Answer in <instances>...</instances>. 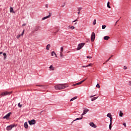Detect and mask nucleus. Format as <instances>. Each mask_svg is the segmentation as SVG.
<instances>
[{
	"mask_svg": "<svg viewBox=\"0 0 131 131\" xmlns=\"http://www.w3.org/2000/svg\"><path fill=\"white\" fill-rule=\"evenodd\" d=\"M109 60H110V58H109L106 61V62H108V61H109Z\"/></svg>",
	"mask_w": 131,
	"mask_h": 131,
	"instance_id": "nucleus-50",
	"label": "nucleus"
},
{
	"mask_svg": "<svg viewBox=\"0 0 131 131\" xmlns=\"http://www.w3.org/2000/svg\"><path fill=\"white\" fill-rule=\"evenodd\" d=\"M77 23H76L75 24H76Z\"/></svg>",
	"mask_w": 131,
	"mask_h": 131,
	"instance_id": "nucleus-57",
	"label": "nucleus"
},
{
	"mask_svg": "<svg viewBox=\"0 0 131 131\" xmlns=\"http://www.w3.org/2000/svg\"><path fill=\"white\" fill-rule=\"evenodd\" d=\"M24 31H25V30H23V32H22V33H21V34H20V35H21V36H23V35L24 34Z\"/></svg>",
	"mask_w": 131,
	"mask_h": 131,
	"instance_id": "nucleus-33",
	"label": "nucleus"
},
{
	"mask_svg": "<svg viewBox=\"0 0 131 131\" xmlns=\"http://www.w3.org/2000/svg\"><path fill=\"white\" fill-rule=\"evenodd\" d=\"M123 125H124V126H125V127H126V124L125 123H123Z\"/></svg>",
	"mask_w": 131,
	"mask_h": 131,
	"instance_id": "nucleus-44",
	"label": "nucleus"
},
{
	"mask_svg": "<svg viewBox=\"0 0 131 131\" xmlns=\"http://www.w3.org/2000/svg\"><path fill=\"white\" fill-rule=\"evenodd\" d=\"M36 121L35 120H33V124H35Z\"/></svg>",
	"mask_w": 131,
	"mask_h": 131,
	"instance_id": "nucleus-47",
	"label": "nucleus"
},
{
	"mask_svg": "<svg viewBox=\"0 0 131 131\" xmlns=\"http://www.w3.org/2000/svg\"><path fill=\"white\" fill-rule=\"evenodd\" d=\"M119 20H118V21H117L116 23V24L117 23V22H118Z\"/></svg>",
	"mask_w": 131,
	"mask_h": 131,
	"instance_id": "nucleus-54",
	"label": "nucleus"
},
{
	"mask_svg": "<svg viewBox=\"0 0 131 131\" xmlns=\"http://www.w3.org/2000/svg\"><path fill=\"white\" fill-rule=\"evenodd\" d=\"M92 66H93V63H90L89 65L86 66V67H92Z\"/></svg>",
	"mask_w": 131,
	"mask_h": 131,
	"instance_id": "nucleus-29",
	"label": "nucleus"
},
{
	"mask_svg": "<svg viewBox=\"0 0 131 131\" xmlns=\"http://www.w3.org/2000/svg\"><path fill=\"white\" fill-rule=\"evenodd\" d=\"M55 90H63L66 88H68L67 84H60L54 86Z\"/></svg>",
	"mask_w": 131,
	"mask_h": 131,
	"instance_id": "nucleus-1",
	"label": "nucleus"
},
{
	"mask_svg": "<svg viewBox=\"0 0 131 131\" xmlns=\"http://www.w3.org/2000/svg\"><path fill=\"white\" fill-rule=\"evenodd\" d=\"M107 7L108 9H111V7L110 6V2H108L107 4Z\"/></svg>",
	"mask_w": 131,
	"mask_h": 131,
	"instance_id": "nucleus-17",
	"label": "nucleus"
},
{
	"mask_svg": "<svg viewBox=\"0 0 131 131\" xmlns=\"http://www.w3.org/2000/svg\"><path fill=\"white\" fill-rule=\"evenodd\" d=\"M110 59H111V58H112V57H110Z\"/></svg>",
	"mask_w": 131,
	"mask_h": 131,
	"instance_id": "nucleus-56",
	"label": "nucleus"
},
{
	"mask_svg": "<svg viewBox=\"0 0 131 131\" xmlns=\"http://www.w3.org/2000/svg\"><path fill=\"white\" fill-rule=\"evenodd\" d=\"M98 98H99V97H94V98L91 99V101H95V100H97V99H98Z\"/></svg>",
	"mask_w": 131,
	"mask_h": 131,
	"instance_id": "nucleus-23",
	"label": "nucleus"
},
{
	"mask_svg": "<svg viewBox=\"0 0 131 131\" xmlns=\"http://www.w3.org/2000/svg\"><path fill=\"white\" fill-rule=\"evenodd\" d=\"M82 67L83 68H85V67H86V66H83Z\"/></svg>",
	"mask_w": 131,
	"mask_h": 131,
	"instance_id": "nucleus-51",
	"label": "nucleus"
},
{
	"mask_svg": "<svg viewBox=\"0 0 131 131\" xmlns=\"http://www.w3.org/2000/svg\"><path fill=\"white\" fill-rule=\"evenodd\" d=\"M48 18H49V17H44L42 18V20H46V19H48Z\"/></svg>",
	"mask_w": 131,
	"mask_h": 131,
	"instance_id": "nucleus-38",
	"label": "nucleus"
},
{
	"mask_svg": "<svg viewBox=\"0 0 131 131\" xmlns=\"http://www.w3.org/2000/svg\"><path fill=\"white\" fill-rule=\"evenodd\" d=\"M90 126H92V127H94V128H96V127H97V125L95 124L93 122H91L90 123Z\"/></svg>",
	"mask_w": 131,
	"mask_h": 131,
	"instance_id": "nucleus-9",
	"label": "nucleus"
},
{
	"mask_svg": "<svg viewBox=\"0 0 131 131\" xmlns=\"http://www.w3.org/2000/svg\"><path fill=\"white\" fill-rule=\"evenodd\" d=\"M107 117H109V118H110V117H112V115H111V114L108 113V114H107Z\"/></svg>",
	"mask_w": 131,
	"mask_h": 131,
	"instance_id": "nucleus-28",
	"label": "nucleus"
},
{
	"mask_svg": "<svg viewBox=\"0 0 131 131\" xmlns=\"http://www.w3.org/2000/svg\"><path fill=\"white\" fill-rule=\"evenodd\" d=\"M37 86H40V88H45L44 85H36Z\"/></svg>",
	"mask_w": 131,
	"mask_h": 131,
	"instance_id": "nucleus-32",
	"label": "nucleus"
},
{
	"mask_svg": "<svg viewBox=\"0 0 131 131\" xmlns=\"http://www.w3.org/2000/svg\"><path fill=\"white\" fill-rule=\"evenodd\" d=\"M46 17H52V13H50L49 15H47Z\"/></svg>",
	"mask_w": 131,
	"mask_h": 131,
	"instance_id": "nucleus-37",
	"label": "nucleus"
},
{
	"mask_svg": "<svg viewBox=\"0 0 131 131\" xmlns=\"http://www.w3.org/2000/svg\"><path fill=\"white\" fill-rule=\"evenodd\" d=\"M113 56V55H112L111 57V58H112V57Z\"/></svg>",
	"mask_w": 131,
	"mask_h": 131,
	"instance_id": "nucleus-55",
	"label": "nucleus"
},
{
	"mask_svg": "<svg viewBox=\"0 0 131 131\" xmlns=\"http://www.w3.org/2000/svg\"><path fill=\"white\" fill-rule=\"evenodd\" d=\"M3 56H4V60L6 59V58H7V54H6V53H3Z\"/></svg>",
	"mask_w": 131,
	"mask_h": 131,
	"instance_id": "nucleus-25",
	"label": "nucleus"
},
{
	"mask_svg": "<svg viewBox=\"0 0 131 131\" xmlns=\"http://www.w3.org/2000/svg\"><path fill=\"white\" fill-rule=\"evenodd\" d=\"M50 48H51V45L48 44L47 46H46V49L47 50H50Z\"/></svg>",
	"mask_w": 131,
	"mask_h": 131,
	"instance_id": "nucleus-19",
	"label": "nucleus"
},
{
	"mask_svg": "<svg viewBox=\"0 0 131 131\" xmlns=\"http://www.w3.org/2000/svg\"><path fill=\"white\" fill-rule=\"evenodd\" d=\"M86 79H88V78H86L85 79L81 81L80 82H79L76 84H74L73 85V86H75V85H79V84H81V83H82L83 82H84V81H85Z\"/></svg>",
	"mask_w": 131,
	"mask_h": 131,
	"instance_id": "nucleus-4",
	"label": "nucleus"
},
{
	"mask_svg": "<svg viewBox=\"0 0 131 131\" xmlns=\"http://www.w3.org/2000/svg\"><path fill=\"white\" fill-rule=\"evenodd\" d=\"M110 118V122L112 123V117H111Z\"/></svg>",
	"mask_w": 131,
	"mask_h": 131,
	"instance_id": "nucleus-42",
	"label": "nucleus"
},
{
	"mask_svg": "<svg viewBox=\"0 0 131 131\" xmlns=\"http://www.w3.org/2000/svg\"><path fill=\"white\" fill-rule=\"evenodd\" d=\"M64 51V48L63 47L60 48V53H63Z\"/></svg>",
	"mask_w": 131,
	"mask_h": 131,
	"instance_id": "nucleus-26",
	"label": "nucleus"
},
{
	"mask_svg": "<svg viewBox=\"0 0 131 131\" xmlns=\"http://www.w3.org/2000/svg\"><path fill=\"white\" fill-rule=\"evenodd\" d=\"M123 116V113H122L121 111H120V114H119V117H122Z\"/></svg>",
	"mask_w": 131,
	"mask_h": 131,
	"instance_id": "nucleus-24",
	"label": "nucleus"
},
{
	"mask_svg": "<svg viewBox=\"0 0 131 131\" xmlns=\"http://www.w3.org/2000/svg\"><path fill=\"white\" fill-rule=\"evenodd\" d=\"M123 69H124L125 70H126V69H127V67L126 66H124L123 68Z\"/></svg>",
	"mask_w": 131,
	"mask_h": 131,
	"instance_id": "nucleus-41",
	"label": "nucleus"
},
{
	"mask_svg": "<svg viewBox=\"0 0 131 131\" xmlns=\"http://www.w3.org/2000/svg\"><path fill=\"white\" fill-rule=\"evenodd\" d=\"M24 127L26 128H28V124L27 123V122H25L24 123Z\"/></svg>",
	"mask_w": 131,
	"mask_h": 131,
	"instance_id": "nucleus-14",
	"label": "nucleus"
},
{
	"mask_svg": "<svg viewBox=\"0 0 131 131\" xmlns=\"http://www.w3.org/2000/svg\"><path fill=\"white\" fill-rule=\"evenodd\" d=\"M3 54V52H0V55H2Z\"/></svg>",
	"mask_w": 131,
	"mask_h": 131,
	"instance_id": "nucleus-53",
	"label": "nucleus"
},
{
	"mask_svg": "<svg viewBox=\"0 0 131 131\" xmlns=\"http://www.w3.org/2000/svg\"><path fill=\"white\" fill-rule=\"evenodd\" d=\"M93 25H96V19H94V21H93Z\"/></svg>",
	"mask_w": 131,
	"mask_h": 131,
	"instance_id": "nucleus-39",
	"label": "nucleus"
},
{
	"mask_svg": "<svg viewBox=\"0 0 131 131\" xmlns=\"http://www.w3.org/2000/svg\"><path fill=\"white\" fill-rule=\"evenodd\" d=\"M29 124H30V125H33V119L31 120V121H29Z\"/></svg>",
	"mask_w": 131,
	"mask_h": 131,
	"instance_id": "nucleus-11",
	"label": "nucleus"
},
{
	"mask_svg": "<svg viewBox=\"0 0 131 131\" xmlns=\"http://www.w3.org/2000/svg\"><path fill=\"white\" fill-rule=\"evenodd\" d=\"M109 38H110V37H109L108 36H106L103 37V39H104V40H108Z\"/></svg>",
	"mask_w": 131,
	"mask_h": 131,
	"instance_id": "nucleus-10",
	"label": "nucleus"
},
{
	"mask_svg": "<svg viewBox=\"0 0 131 131\" xmlns=\"http://www.w3.org/2000/svg\"><path fill=\"white\" fill-rule=\"evenodd\" d=\"M96 95H92L90 96V98H93V97H95Z\"/></svg>",
	"mask_w": 131,
	"mask_h": 131,
	"instance_id": "nucleus-46",
	"label": "nucleus"
},
{
	"mask_svg": "<svg viewBox=\"0 0 131 131\" xmlns=\"http://www.w3.org/2000/svg\"><path fill=\"white\" fill-rule=\"evenodd\" d=\"M20 36H21L20 34V35H18L17 36V38H19V37H20Z\"/></svg>",
	"mask_w": 131,
	"mask_h": 131,
	"instance_id": "nucleus-45",
	"label": "nucleus"
},
{
	"mask_svg": "<svg viewBox=\"0 0 131 131\" xmlns=\"http://www.w3.org/2000/svg\"><path fill=\"white\" fill-rule=\"evenodd\" d=\"M56 29H57L56 31L53 33H55V34H56V33H57V32H59V31L60 30V29L58 27L56 28Z\"/></svg>",
	"mask_w": 131,
	"mask_h": 131,
	"instance_id": "nucleus-18",
	"label": "nucleus"
},
{
	"mask_svg": "<svg viewBox=\"0 0 131 131\" xmlns=\"http://www.w3.org/2000/svg\"><path fill=\"white\" fill-rule=\"evenodd\" d=\"M13 10H14V8H13V7H10V13H15V11H14Z\"/></svg>",
	"mask_w": 131,
	"mask_h": 131,
	"instance_id": "nucleus-13",
	"label": "nucleus"
},
{
	"mask_svg": "<svg viewBox=\"0 0 131 131\" xmlns=\"http://www.w3.org/2000/svg\"><path fill=\"white\" fill-rule=\"evenodd\" d=\"M81 10H82V8H81V7H79V8H78V15H79V14H80V11Z\"/></svg>",
	"mask_w": 131,
	"mask_h": 131,
	"instance_id": "nucleus-15",
	"label": "nucleus"
},
{
	"mask_svg": "<svg viewBox=\"0 0 131 131\" xmlns=\"http://www.w3.org/2000/svg\"><path fill=\"white\" fill-rule=\"evenodd\" d=\"M45 7H46V8H49V4H46L45 5Z\"/></svg>",
	"mask_w": 131,
	"mask_h": 131,
	"instance_id": "nucleus-43",
	"label": "nucleus"
},
{
	"mask_svg": "<svg viewBox=\"0 0 131 131\" xmlns=\"http://www.w3.org/2000/svg\"><path fill=\"white\" fill-rule=\"evenodd\" d=\"M96 88H98V89H100V88H101V86L99 85V83H98L97 85H96Z\"/></svg>",
	"mask_w": 131,
	"mask_h": 131,
	"instance_id": "nucleus-35",
	"label": "nucleus"
},
{
	"mask_svg": "<svg viewBox=\"0 0 131 131\" xmlns=\"http://www.w3.org/2000/svg\"><path fill=\"white\" fill-rule=\"evenodd\" d=\"M14 126L15 125H10L7 127L6 129L7 130H11L12 128H13V127H14Z\"/></svg>",
	"mask_w": 131,
	"mask_h": 131,
	"instance_id": "nucleus-6",
	"label": "nucleus"
},
{
	"mask_svg": "<svg viewBox=\"0 0 131 131\" xmlns=\"http://www.w3.org/2000/svg\"><path fill=\"white\" fill-rule=\"evenodd\" d=\"M12 92L5 91L1 92L2 97H5V96H10L11 95Z\"/></svg>",
	"mask_w": 131,
	"mask_h": 131,
	"instance_id": "nucleus-2",
	"label": "nucleus"
},
{
	"mask_svg": "<svg viewBox=\"0 0 131 131\" xmlns=\"http://www.w3.org/2000/svg\"><path fill=\"white\" fill-rule=\"evenodd\" d=\"M76 99H77V97L76 96V97H75L72 98V99H71L70 101L71 102V101H74V100H76Z\"/></svg>",
	"mask_w": 131,
	"mask_h": 131,
	"instance_id": "nucleus-21",
	"label": "nucleus"
},
{
	"mask_svg": "<svg viewBox=\"0 0 131 131\" xmlns=\"http://www.w3.org/2000/svg\"><path fill=\"white\" fill-rule=\"evenodd\" d=\"M22 26H26V24H23Z\"/></svg>",
	"mask_w": 131,
	"mask_h": 131,
	"instance_id": "nucleus-48",
	"label": "nucleus"
},
{
	"mask_svg": "<svg viewBox=\"0 0 131 131\" xmlns=\"http://www.w3.org/2000/svg\"><path fill=\"white\" fill-rule=\"evenodd\" d=\"M38 29H39V28L38 27H36L34 29V31H37Z\"/></svg>",
	"mask_w": 131,
	"mask_h": 131,
	"instance_id": "nucleus-30",
	"label": "nucleus"
},
{
	"mask_svg": "<svg viewBox=\"0 0 131 131\" xmlns=\"http://www.w3.org/2000/svg\"><path fill=\"white\" fill-rule=\"evenodd\" d=\"M54 55H55L56 58H57L58 56H57V54L53 51L51 53V56H54Z\"/></svg>",
	"mask_w": 131,
	"mask_h": 131,
	"instance_id": "nucleus-12",
	"label": "nucleus"
},
{
	"mask_svg": "<svg viewBox=\"0 0 131 131\" xmlns=\"http://www.w3.org/2000/svg\"><path fill=\"white\" fill-rule=\"evenodd\" d=\"M0 97H1V98H2V97H3V96H2V93H0Z\"/></svg>",
	"mask_w": 131,
	"mask_h": 131,
	"instance_id": "nucleus-52",
	"label": "nucleus"
},
{
	"mask_svg": "<svg viewBox=\"0 0 131 131\" xmlns=\"http://www.w3.org/2000/svg\"><path fill=\"white\" fill-rule=\"evenodd\" d=\"M76 21H77V19H76V20L73 21V23H74V22H76Z\"/></svg>",
	"mask_w": 131,
	"mask_h": 131,
	"instance_id": "nucleus-49",
	"label": "nucleus"
},
{
	"mask_svg": "<svg viewBox=\"0 0 131 131\" xmlns=\"http://www.w3.org/2000/svg\"><path fill=\"white\" fill-rule=\"evenodd\" d=\"M84 43H80V44H79L77 48V51H79V50H81V49L83 47V46H84Z\"/></svg>",
	"mask_w": 131,
	"mask_h": 131,
	"instance_id": "nucleus-3",
	"label": "nucleus"
},
{
	"mask_svg": "<svg viewBox=\"0 0 131 131\" xmlns=\"http://www.w3.org/2000/svg\"><path fill=\"white\" fill-rule=\"evenodd\" d=\"M11 114H12V113H9L8 114H7L3 117L4 119H8V118H9V117L11 116Z\"/></svg>",
	"mask_w": 131,
	"mask_h": 131,
	"instance_id": "nucleus-7",
	"label": "nucleus"
},
{
	"mask_svg": "<svg viewBox=\"0 0 131 131\" xmlns=\"http://www.w3.org/2000/svg\"><path fill=\"white\" fill-rule=\"evenodd\" d=\"M88 59H92V57L91 56H87Z\"/></svg>",
	"mask_w": 131,
	"mask_h": 131,
	"instance_id": "nucleus-40",
	"label": "nucleus"
},
{
	"mask_svg": "<svg viewBox=\"0 0 131 131\" xmlns=\"http://www.w3.org/2000/svg\"><path fill=\"white\" fill-rule=\"evenodd\" d=\"M95 38H96V35L94 32H93L91 35V41H94Z\"/></svg>",
	"mask_w": 131,
	"mask_h": 131,
	"instance_id": "nucleus-5",
	"label": "nucleus"
},
{
	"mask_svg": "<svg viewBox=\"0 0 131 131\" xmlns=\"http://www.w3.org/2000/svg\"><path fill=\"white\" fill-rule=\"evenodd\" d=\"M109 128L110 130H111V128H112V123L110 122V124L109 125Z\"/></svg>",
	"mask_w": 131,
	"mask_h": 131,
	"instance_id": "nucleus-22",
	"label": "nucleus"
},
{
	"mask_svg": "<svg viewBox=\"0 0 131 131\" xmlns=\"http://www.w3.org/2000/svg\"><path fill=\"white\" fill-rule=\"evenodd\" d=\"M18 107H19V108H21V107H22V104H20V103H19L18 104Z\"/></svg>",
	"mask_w": 131,
	"mask_h": 131,
	"instance_id": "nucleus-36",
	"label": "nucleus"
},
{
	"mask_svg": "<svg viewBox=\"0 0 131 131\" xmlns=\"http://www.w3.org/2000/svg\"><path fill=\"white\" fill-rule=\"evenodd\" d=\"M82 118H83V117L82 116L81 118H76L73 121H76V120H80L82 119Z\"/></svg>",
	"mask_w": 131,
	"mask_h": 131,
	"instance_id": "nucleus-16",
	"label": "nucleus"
},
{
	"mask_svg": "<svg viewBox=\"0 0 131 131\" xmlns=\"http://www.w3.org/2000/svg\"><path fill=\"white\" fill-rule=\"evenodd\" d=\"M105 28H106V26L105 25H102V29H105Z\"/></svg>",
	"mask_w": 131,
	"mask_h": 131,
	"instance_id": "nucleus-34",
	"label": "nucleus"
},
{
	"mask_svg": "<svg viewBox=\"0 0 131 131\" xmlns=\"http://www.w3.org/2000/svg\"><path fill=\"white\" fill-rule=\"evenodd\" d=\"M70 28L72 30H73V29H75V27H74V26H69Z\"/></svg>",
	"mask_w": 131,
	"mask_h": 131,
	"instance_id": "nucleus-31",
	"label": "nucleus"
},
{
	"mask_svg": "<svg viewBox=\"0 0 131 131\" xmlns=\"http://www.w3.org/2000/svg\"><path fill=\"white\" fill-rule=\"evenodd\" d=\"M90 111V110H89V109L88 108H85V110H84L83 113L82 114V116H83V115H85V114H86V113H88V112H89Z\"/></svg>",
	"mask_w": 131,
	"mask_h": 131,
	"instance_id": "nucleus-8",
	"label": "nucleus"
},
{
	"mask_svg": "<svg viewBox=\"0 0 131 131\" xmlns=\"http://www.w3.org/2000/svg\"><path fill=\"white\" fill-rule=\"evenodd\" d=\"M49 68H50V69H51V70H52V71L55 70V68H54V67H53L52 65L50 66Z\"/></svg>",
	"mask_w": 131,
	"mask_h": 131,
	"instance_id": "nucleus-20",
	"label": "nucleus"
},
{
	"mask_svg": "<svg viewBox=\"0 0 131 131\" xmlns=\"http://www.w3.org/2000/svg\"><path fill=\"white\" fill-rule=\"evenodd\" d=\"M60 56L61 58H63V57H64V55H63V52H60Z\"/></svg>",
	"mask_w": 131,
	"mask_h": 131,
	"instance_id": "nucleus-27",
	"label": "nucleus"
}]
</instances>
